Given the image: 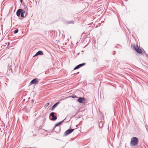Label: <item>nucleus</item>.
<instances>
[{"label": "nucleus", "mask_w": 148, "mask_h": 148, "mask_svg": "<svg viewBox=\"0 0 148 148\" xmlns=\"http://www.w3.org/2000/svg\"><path fill=\"white\" fill-rule=\"evenodd\" d=\"M138 138L136 137H133L131 139L130 146L132 147L135 146L138 144Z\"/></svg>", "instance_id": "obj_1"}, {"label": "nucleus", "mask_w": 148, "mask_h": 148, "mask_svg": "<svg viewBox=\"0 0 148 148\" xmlns=\"http://www.w3.org/2000/svg\"><path fill=\"white\" fill-rule=\"evenodd\" d=\"M40 80L37 78H35L32 80L30 84L31 85L37 84H38Z\"/></svg>", "instance_id": "obj_2"}, {"label": "nucleus", "mask_w": 148, "mask_h": 148, "mask_svg": "<svg viewBox=\"0 0 148 148\" xmlns=\"http://www.w3.org/2000/svg\"><path fill=\"white\" fill-rule=\"evenodd\" d=\"M75 129H69L68 130L64 132V135L65 136H66L68 135L69 134L71 133Z\"/></svg>", "instance_id": "obj_3"}, {"label": "nucleus", "mask_w": 148, "mask_h": 148, "mask_svg": "<svg viewBox=\"0 0 148 148\" xmlns=\"http://www.w3.org/2000/svg\"><path fill=\"white\" fill-rule=\"evenodd\" d=\"M77 101L80 103H84L85 102V99L84 98L79 97Z\"/></svg>", "instance_id": "obj_4"}, {"label": "nucleus", "mask_w": 148, "mask_h": 148, "mask_svg": "<svg viewBox=\"0 0 148 148\" xmlns=\"http://www.w3.org/2000/svg\"><path fill=\"white\" fill-rule=\"evenodd\" d=\"M55 113L53 112H52L50 114V115L52 117V118L51 119V120L52 121H54L55 120H56L57 119V117L54 115Z\"/></svg>", "instance_id": "obj_5"}, {"label": "nucleus", "mask_w": 148, "mask_h": 148, "mask_svg": "<svg viewBox=\"0 0 148 148\" xmlns=\"http://www.w3.org/2000/svg\"><path fill=\"white\" fill-rule=\"evenodd\" d=\"M135 50L138 53H141L142 50L138 48V47H136L134 46L133 47Z\"/></svg>", "instance_id": "obj_6"}, {"label": "nucleus", "mask_w": 148, "mask_h": 148, "mask_svg": "<svg viewBox=\"0 0 148 148\" xmlns=\"http://www.w3.org/2000/svg\"><path fill=\"white\" fill-rule=\"evenodd\" d=\"M22 9H19L16 12V14L18 16H19L20 14H21Z\"/></svg>", "instance_id": "obj_7"}, {"label": "nucleus", "mask_w": 148, "mask_h": 148, "mask_svg": "<svg viewBox=\"0 0 148 148\" xmlns=\"http://www.w3.org/2000/svg\"><path fill=\"white\" fill-rule=\"evenodd\" d=\"M26 12L25 10H22V11L21 14V16L22 17H23L25 16H26Z\"/></svg>", "instance_id": "obj_8"}, {"label": "nucleus", "mask_w": 148, "mask_h": 148, "mask_svg": "<svg viewBox=\"0 0 148 148\" xmlns=\"http://www.w3.org/2000/svg\"><path fill=\"white\" fill-rule=\"evenodd\" d=\"M43 54V52L41 51H38L34 56V57L37 56L39 55H42Z\"/></svg>", "instance_id": "obj_9"}, {"label": "nucleus", "mask_w": 148, "mask_h": 148, "mask_svg": "<svg viewBox=\"0 0 148 148\" xmlns=\"http://www.w3.org/2000/svg\"><path fill=\"white\" fill-rule=\"evenodd\" d=\"M60 103V102H58L55 103L52 106L51 109L52 111L55 108L58 106V104Z\"/></svg>", "instance_id": "obj_10"}, {"label": "nucleus", "mask_w": 148, "mask_h": 148, "mask_svg": "<svg viewBox=\"0 0 148 148\" xmlns=\"http://www.w3.org/2000/svg\"><path fill=\"white\" fill-rule=\"evenodd\" d=\"M65 120H63L62 121H60V122H58L56 124H55V126H59L60 125L61 123H62Z\"/></svg>", "instance_id": "obj_11"}, {"label": "nucleus", "mask_w": 148, "mask_h": 148, "mask_svg": "<svg viewBox=\"0 0 148 148\" xmlns=\"http://www.w3.org/2000/svg\"><path fill=\"white\" fill-rule=\"evenodd\" d=\"M74 21L73 20H72L71 21H68L67 22V23L68 24H73L74 23Z\"/></svg>", "instance_id": "obj_12"}, {"label": "nucleus", "mask_w": 148, "mask_h": 148, "mask_svg": "<svg viewBox=\"0 0 148 148\" xmlns=\"http://www.w3.org/2000/svg\"><path fill=\"white\" fill-rule=\"evenodd\" d=\"M85 64H86L85 63H83L79 64L78 66H79L80 67H81L85 65Z\"/></svg>", "instance_id": "obj_13"}, {"label": "nucleus", "mask_w": 148, "mask_h": 148, "mask_svg": "<svg viewBox=\"0 0 148 148\" xmlns=\"http://www.w3.org/2000/svg\"><path fill=\"white\" fill-rule=\"evenodd\" d=\"M80 67H79V66H78V65H77V66H76L74 69V70H76V69H79V68H80Z\"/></svg>", "instance_id": "obj_14"}, {"label": "nucleus", "mask_w": 148, "mask_h": 148, "mask_svg": "<svg viewBox=\"0 0 148 148\" xmlns=\"http://www.w3.org/2000/svg\"><path fill=\"white\" fill-rule=\"evenodd\" d=\"M18 29H15L14 31V34H16L18 33Z\"/></svg>", "instance_id": "obj_15"}, {"label": "nucleus", "mask_w": 148, "mask_h": 148, "mask_svg": "<svg viewBox=\"0 0 148 148\" xmlns=\"http://www.w3.org/2000/svg\"><path fill=\"white\" fill-rule=\"evenodd\" d=\"M72 97L73 98H77V96L76 95H73L72 96Z\"/></svg>", "instance_id": "obj_16"}, {"label": "nucleus", "mask_w": 148, "mask_h": 148, "mask_svg": "<svg viewBox=\"0 0 148 148\" xmlns=\"http://www.w3.org/2000/svg\"><path fill=\"white\" fill-rule=\"evenodd\" d=\"M8 69H9V70H11V71H12V69H11V67H9L8 68Z\"/></svg>", "instance_id": "obj_17"}, {"label": "nucleus", "mask_w": 148, "mask_h": 148, "mask_svg": "<svg viewBox=\"0 0 148 148\" xmlns=\"http://www.w3.org/2000/svg\"><path fill=\"white\" fill-rule=\"evenodd\" d=\"M49 105V103H47L45 105L46 106H47Z\"/></svg>", "instance_id": "obj_18"}, {"label": "nucleus", "mask_w": 148, "mask_h": 148, "mask_svg": "<svg viewBox=\"0 0 148 148\" xmlns=\"http://www.w3.org/2000/svg\"><path fill=\"white\" fill-rule=\"evenodd\" d=\"M20 2L22 3V2L23 0H20Z\"/></svg>", "instance_id": "obj_19"}]
</instances>
